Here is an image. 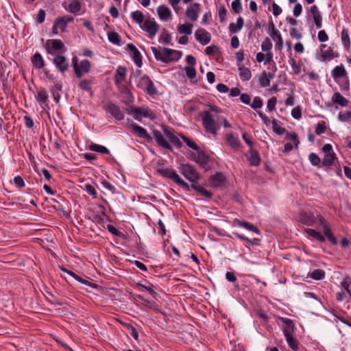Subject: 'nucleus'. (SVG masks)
<instances>
[{"label":"nucleus","instance_id":"49530a36","mask_svg":"<svg viewBox=\"0 0 351 351\" xmlns=\"http://www.w3.org/2000/svg\"><path fill=\"white\" fill-rule=\"evenodd\" d=\"M140 299L142 300V304L144 306L151 308L152 310L156 311L158 310V305L155 302L149 301L144 298L139 296Z\"/></svg>","mask_w":351,"mask_h":351},{"label":"nucleus","instance_id":"2f4dec72","mask_svg":"<svg viewBox=\"0 0 351 351\" xmlns=\"http://www.w3.org/2000/svg\"><path fill=\"white\" fill-rule=\"evenodd\" d=\"M32 62L33 65L37 69H43L45 66L44 60L39 53H36L34 55Z\"/></svg>","mask_w":351,"mask_h":351},{"label":"nucleus","instance_id":"c03bdc74","mask_svg":"<svg viewBox=\"0 0 351 351\" xmlns=\"http://www.w3.org/2000/svg\"><path fill=\"white\" fill-rule=\"evenodd\" d=\"M288 62L291 67L293 73L299 75L301 72V66L297 63L296 60L293 58H289Z\"/></svg>","mask_w":351,"mask_h":351},{"label":"nucleus","instance_id":"3c124183","mask_svg":"<svg viewBox=\"0 0 351 351\" xmlns=\"http://www.w3.org/2000/svg\"><path fill=\"white\" fill-rule=\"evenodd\" d=\"M159 42L164 43L168 44V45H172L171 35L169 33H167L166 31L162 32L160 36Z\"/></svg>","mask_w":351,"mask_h":351},{"label":"nucleus","instance_id":"6ab92c4d","mask_svg":"<svg viewBox=\"0 0 351 351\" xmlns=\"http://www.w3.org/2000/svg\"><path fill=\"white\" fill-rule=\"evenodd\" d=\"M73 21V17L69 16H64L58 18L54 24L58 27L61 32H64L67 24Z\"/></svg>","mask_w":351,"mask_h":351},{"label":"nucleus","instance_id":"4c0bfd02","mask_svg":"<svg viewBox=\"0 0 351 351\" xmlns=\"http://www.w3.org/2000/svg\"><path fill=\"white\" fill-rule=\"evenodd\" d=\"M346 71L343 66H337L334 68L332 72L333 78H340L346 76Z\"/></svg>","mask_w":351,"mask_h":351},{"label":"nucleus","instance_id":"58836bf2","mask_svg":"<svg viewBox=\"0 0 351 351\" xmlns=\"http://www.w3.org/2000/svg\"><path fill=\"white\" fill-rule=\"evenodd\" d=\"M192 27L193 25L191 23H187L179 25L178 27V31L182 34L191 35L192 34Z\"/></svg>","mask_w":351,"mask_h":351},{"label":"nucleus","instance_id":"2eb2a0df","mask_svg":"<svg viewBox=\"0 0 351 351\" xmlns=\"http://www.w3.org/2000/svg\"><path fill=\"white\" fill-rule=\"evenodd\" d=\"M65 10L75 15H80L84 12L82 3L78 0H72L68 6L65 7Z\"/></svg>","mask_w":351,"mask_h":351},{"label":"nucleus","instance_id":"a18cd8bd","mask_svg":"<svg viewBox=\"0 0 351 351\" xmlns=\"http://www.w3.org/2000/svg\"><path fill=\"white\" fill-rule=\"evenodd\" d=\"M234 234L240 240L245 241L251 245H258L260 244V241L257 239H250L249 238L243 235L239 234V233H234Z\"/></svg>","mask_w":351,"mask_h":351},{"label":"nucleus","instance_id":"680f3d73","mask_svg":"<svg viewBox=\"0 0 351 351\" xmlns=\"http://www.w3.org/2000/svg\"><path fill=\"white\" fill-rule=\"evenodd\" d=\"M72 64L73 66L74 71L77 75V77L80 78L82 77V72L79 69V64L77 62V59L76 57L73 58L72 59Z\"/></svg>","mask_w":351,"mask_h":351},{"label":"nucleus","instance_id":"a878e982","mask_svg":"<svg viewBox=\"0 0 351 351\" xmlns=\"http://www.w3.org/2000/svg\"><path fill=\"white\" fill-rule=\"evenodd\" d=\"M331 100L334 104L342 107L348 106L349 103V101L339 92H335L333 94Z\"/></svg>","mask_w":351,"mask_h":351},{"label":"nucleus","instance_id":"473e14b6","mask_svg":"<svg viewBox=\"0 0 351 351\" xmlns=\"http://www.w3.org/2000/svg\"><path fill=\"white\" fill-rule=\"evenodd\" d=\"M273 78V75L271 73L267 74L264 71L259 77V82L262 87H267L270 85V80Z\"/></svg>","mask_w":351,"mask_h":351},{"label":"nucleus","instance_id":"bb28decb","mask_svg":"<svg viewBox=\"0 0 351 351\" xmlns=\"http://www.w3.org/2000/svg\"><path fill=\"white\" fill-rule=\"evenodd\" d=\"M193 160L200 166L205 167L208 162V157L202 152H198L194 154Z\"/></svg>","mask_w":351,"mask_h":351},{"label":"nucleus","instance_id":"aec40b11","mask_svg":"<svg viewBox=\"0 0 351 351\" xmlns=\"http://www.w3.org/2000/svg\"><path fill=\"white\" fill-rule=\"evenodd\" d=\"M36 98L43 109L48 107V95L45 89L38 90Z\"/></svg>","mask_w":351,"mask_h":351},{"label":"nucleus","instance_id":"6e6552de","mask_svg":"<svg viewBox=\"0 0 351 351\" xmlns=\"http://www.w3.org/2000/svg\"><path fill=\"white\" fill-rule=\"evenodd\" d=\"M141 28L147 32L151 38H154L158 31L159 25L154 19H145L141 25Z\"/></svg>","mask_w":351,"mask_h":351},{"label":"nucleus","instance_id":"13d9d810","mask_svg":"<svg viewBox=\"0 0 351 351\" xmlns=\"http://www.w3.org/2000/svg\"><path fill=\"white\" fill-rule=\"evenodd\" d=\"M231 6L235 13H240L242 11V6L240 0H233Z\"/></svg>","mask_w":351,"mask_h":351},{"label":"nucleus","instance_id":"4468645a","mask_svg":"<svg viewBox=\"0 0 351 351\" xmlns=\"http://www.w3.org/2000/svg\"><path fill=\"white\" fill-rule=\"evenodd\" d=\"M157 14L160 20L162 21H168L172 18L171 11L165 5H161L158 7Z\"/></svg>","mask_w":351,"mask_h":351},{"label":"nucleus","instance_id":"864d4df0","mask_svg":"<svg viewBox=\"0 0 351 351\" xmlns=\"http://www.w3.org/2000/svg\"><path fill=\"white\" fill-rule=\"evenodd\" d=\"M339 119L342 122H349L351 121V112H341L339 114Z\"/></svg>","mask_w":351,"mask_h":351},{"label":"nucleus","instance_id":"dca6fc26","mask_svg":"<svg viewBox=\"0 0 351 351\" xmlns=\"http://www.w3.org/2000/svg\"><path fill=\"white\" fill-rule=\"evenodd\" d=\"M195 36L196 40L204 45L210 41V34L204 29H198L195 33Z\"/></svg>","mask_w":351,"mask_h":351},{"label":"nucleus","instance_id":"37998d69","mask_svg":"<svg viewBox=\"0 0 351 351\" xmlns=\"http://www.w3.org/2000/svg\"><path fill=\"white\" fill-rule=\"evenodd\" d=\"M150 80V78L146 75L141 76L138 79L137 86L144 90Z\"/></svg>","mask_w":351,"mask_h":351},{"label":"nucleus","instance_id":"393cba45","mask_svg":"<svg viewBox=\"0 0 351 351\" xmlns=\"http://www.w3.org/2000/svg\"><path fill=\"white\" fill-rule=\"evenodd\" d=\"M165 134L170 145L172 144L178 147L181 145V143L173 130L165 129Z\"/></svg>","mask_w":351,"mask_h":351},{"label":"nucleus","instance_id":"0eeeda50","mask_svg":"<svg viewBox=\"0 0 351 351\" xmlns=\"http://www.w3.org/2000/svg\"><path fill=\"white\" fill-rule=\"evenodd\" d=\"M322 151L324 154L322 165L325 166L332 165L336 159L335 154L333 152L332 145L330 144H325L322 147Z\"/></svg>","mask_w":351,"mask_h":351},{"label":"nucleus","instance_id":"a211bd4d","mask_svg":"<svg viewBox=\"0 0 351 351\" xmlns=\"http://www.w3.org/2000/svg\"><path fill=\"white\" fill-rule=\"evenodd\" d=\"M225 177L221 173H215L210 179V186L215 188L223 186L225 184Z\"/></svg>","mask_w":351,"mask_h":351},{"label":"nucleus","instance_id":"9d476101","mask_svg":"<svg viewBox=\"0 0 351 351\" xmlns=\"http://www.w3.org/2000/svg\"><path fill=\"white\" fill-rule=\"evenodd\" d=\"M130 128L131 129L132 132L138 137L146 140L147 141L152 140V137L144 128L134 123H131Z\"/></svg>","mask_w":351,"mask_h":351},{"label":"nucleus","instance_id":"1a4fd4ad","mask_svg":"<svg viewBox=\"0 0 351 351\" xmlns=\"http://www.w3.org/2000/svg\"><path fill=\"white\" fill-rule=\"evenodd\" d=\"M104 109L117 121H121L124 119V114L121 110L120 108L112 102H108L105 104Z\"/></svg>","mask_w":351,"mask_h":351},{"label":"nucleus","instance_id":"c756f323","mask_svg":"<svg viewBox=\"0 0 351 351\" xmlns=\"http://www.w3.org/2000/svg\"><path fill=\"white\" fill-rule=\"evenodd\" d=\"M46 46L49 49V53H51L49 51V47H51L53 50H61L64 48V43L58 39L55 40H48L46 43Z\"/></svg>","mask_w":351,"mask_h":351},{"label":"nucleus","instance_id":"79ce46f5","mask_svg":"<svg viewBox=\"0 0 351 351\" xmlns=\"http://www.w3.org/2000/svg\"><path fill=\"white\" fill-rule=\"evenodd\" d=\"M79 69L82 72V76L84 73H88L90 69V61L86 59L82 60L79 64Z\"/></svg>","mask_w":351,"mask_h":351},{"label":"nucleus","instance_id":"9b49d317","mask_svg":"<svg viewBox=\"0 0 351 351\" xmlns=\"http://www.w3.org/2000/svg\"><path fill=\"white\" fill-rule=\"evenodd\" d=\"M200 10V5L198 3H194L187 8L186 10V16L191 21H196L198 19Z\"/></svg>","mask_w":351,"mask_h":351},{"label":"nucleus","instance_id":"774afa93","mask_svg":"<svg viewBox=\"0 0 351 351\" xmlns=\"http://www.w3.org/2000/svg\"><path fill=\"white\" fill-rule=\"evenodd\" d=\"M292 117L295 119H300L302 117L301 108L299 106L294 108L291 111Z\"/></svg>","mask_w":351,"mask_h":351},{"label":"nucleus","instance_id":"c9c22d12","mask_svg":"<svg viewBox=\"0 0 351 351\" xmlns=\"http://www.w3.org/2000/svg\"><path fill=\"white\" fill-rule=\"evenodd\" d=\"M281 321L286 325V328L284 329V335L289 332L293 334L294 330V324L293 321L289 318H281Z\"/></svg>","mask_w":351,"mask_h":351},{"label":"nucleus","instance_id":"ddd939ff","mask_svg":"<svg viewBox=\"0 0 351 351\" xmlns=\"http://www.w3.org/2000/svg\"><path fill=\"white\" fill-rule=\"evenodd\" d=\"M153 134L156 141L158 143V145L165 149H171V146L169 143V141L167 140L165 132L162 134L158 130H154L153 132Z\"/></svg>","mask_w":351,"mask_h":351},{"label":"nucleus","instance_id":"412c9836","mask_svg":"<svg viewBox=\"0 0 351 351\" xmlns=\"http://www.w3.org/2000/svg\"><path fill=\"white\" fill-rule=\"evenodd\" d=\"M269 29H271V32L269 34L270 36L274 40H276L275 36L278 38L277 46L279 49H282L283 47V40L281 34L276 30L275 25L273 22L269 23Z\"/></svg>","mask_w":351,"mask_h":351},{"label":"nucleus","instance_id":"4d7b16f0","mask_svg":"<svg viewBox=\"0 0 351 351\" xmlns=\"http://www.w3.org/2000/svg\"><path fill=\"white\" fill-rule=\"evenodd\" d=\"M144 90H146L149 95H154L157 93L156 88L152 80L149 82Z\"/></svg>","mask_w":351,"mask_h":351},{"label":"nucleus","instance_id":"39448f33","mask_svg":"<svg viewBox=\"0 0 351 351\" xmlns=\"http://www.w3.org/2000/svg\"><path fill=\"white\" fill-rule=\"evenodd\" d=\"M317 221V228L323 230L324 234L325 237L328 239V241L332 243L333 245H337V240L333 235L329 223L320 215H317L316 217Z\"/></svg>","mask_w":351,"mask_h":351},{"label":"nucleus","instance_id":"0e129e2a","mask_svg":"<svg viewBox=\"0 0 351 351\" xmlns=\"http://www.w3.org/2000/svg\"><path fill=\"white\" fill-rule=\"evenodd\" d=\"M263 106V101L259 97H255L253 99V102L251 104V107L253 109H258Z\"/></svg>","mask_w":351,"mask_h":351},{"label":"nucleus","instance_id":"6e6d98bb","mask_svg":"<svg viewBox=\"0 0 351 351\" xmlns=\"http://www.w3.org/2000/svg\"><path fill=\"white\" fill-rule=\"evenodd\" d=\"M186 76L190 79H193L196 76V71L194 66H186L185 67Z\"/></svg>","mask_w":351,"mask_h":351},{"label":"nucleus","instance_id":"7ed1b4c3","mask_svg":"<svg viewBox=\"0 0 351 351\" xmlns=\"http://www.w3.org/2000/svg\"><path fill=\"white\" fill-rule=\"evenodd\" d=\"M157 171L163 177L172 180L175 183L179 184L183 189L186 190L189 189V184L181 179L176 171L173 169L167 168L164 166H158L157 167Z\"/></svg>","mask_w":351,"mask_h":351},{"label":"nucleus","instance_id":"a19ab883","mask_svg":"<svg viewBox=\"0 0 351 351\" xmlns=\"http://www.w3.org/2000/svg\"><path fill=\"white\" fill-rule=\"evenodd\" d=\"M132 19L135 21L138 25H141L144 22V16L142 12L136 10L131 13Z\"/></svg>","mask_w":351,"mask_h":351},{"label":"nucleus","instance_id":"f03ea898","mask_svg":"<svg viewBox=\"0 0 351 351\" xmlns=\"http://www.w3.org/2000/svg\"><path fill=\"white\" fill-rule=\"evenodd\" d=\"M151 49L157 60L167 63L173 60H178L182 56L180 51L169 48L151 47Z\"/></svg>","mask_w":351,"mask_h":351},{"label":"nucleus","instance_id":"e433bc0d","mask_svg":"<svg viewBox=\"0 0 351 351\" xmlns=\"http://www.w3.org/2000/svg\"><path fill=\"white\" fill-rule=\"evenodd\" d=\"M286 338V341L289 345V346L293 350H298V341L293 337L292 334H289V332H287V334L285 335Z\"/></svg>","mask_w":351,"mask_h":351},{"label":"nucleus","instance_id":"09e8293b","mask_svg":"<svg viewBox=\"0 0 351 351\" xmlns=\"http://www.w3.org/2000/svg\"><path fill=\"white\" fill-rule=\"evenodd\" d=\"M108 38L109 41L115 45L120 44V38L119 34L117 32H111L108 34Z\"/></svg>","mask_w":351,"mask_h":351},{"label":"nucleus","instance_id":"603ef678","mask_svg":"<svg viewBox=\"0 0 351 351\" xmlns=\"http://www.w3.org/2000/svg\"><path fill=\"white\" fill-rule=\"evenodd\" d=\"M92 84L93 82L91 80H84L80 82L79 86L82 90L90 91L92 88Z\"/></svg>","mask_w":351,"mask_h":351},{"label":"nucleus","instance_id":"20e7f679","mask_svg":"<svg viewBox=\"0 0 351 351\" xmlns=\"http://www.w3.org/2000/svg\"><path fill=\"white\" fill-rule=\"evenodd\" d=\"M128 114H131L136 120L141 121L143 117L154 119L156 115L148 107L142 106L139 108L129 107L126 108Z\"/></svg>","mask_w":351,"mask_h":351},{"label":"nucleus","instance_id":"de8ad7c7","mask_svg":"<svg viewBox=\"0 0 351 351\" xmlns=\"http://www.w3.org/2000/svg\"><path fill=\"white\" fill-rule=\"evenodd\" d=\"M308 160L313 166H319L322 162L320 158L315 153H311L308 155Z\"/></svg>","mask_w":351,"mask_h":351},{"label":"nucleus","instance_id":"cd10ccee","mask_svg":"<svg viewBox=\"0 0 351 351\" xmlns=\"http://www.w3.org/2000/svg\"><path fill=\"white\" fill-rule=\"evenodd\" d=\"M248 160L250 165L253 166H258L261 162L259 154L256 150L253 149V147L250 149V157Z\"/></svg>","mask_w":351,"mask_h":351},{"label":"nucleus","instance_id":"b1692460","mask_svg":"<svg viewBox=\"0 0 351 351\" xmlns=\"http://www.w3.org/2000/svg\"><path fill=\"white\" fill-rule=\"evenodd\" d=\"M310 11L313 16V19H314L316 27L318 29L321 28L322 25V17L320 14V12L319 11V9L317 7V5H312L311 7Z\"/></svg>","mask_w":351,"mask_h":351},{"label":"nucleus","instance_id":"8fccbe9b","mask_svg":"<svg viewBox=\"0 0 351 351\" xmlns=\"http://www.w3.org/2000/svg\"><path fill=\"white\" fill-rule=\"evenodd\" d=\"M310 276L315 280H322L324 278L325 272L322 269H317L313 270Z\"/></svg>","mask_w":351,"mask_h":351},{"label":"nucleus","instance_id":"69168bd1","mask_svg":"<svg viewBox=\"0 0 351 351\" xmlns=\"http://www.w3.org/2000/svg\"><path fill=\"white\" fill-rule=\"evenodd\" d=\"M277 103V99L275 97H271L267 101V108L269 111L274 110L276 104Z\"/></svg>","mask_w":351,"mask_h":351},{"label":"nucleus","instance_id":"423d86ee","mask_svg":"<svg viewBox=\"0 0 351 351\" xmlns=\"http://www.w3.org/2000/svg\"><path fill=\"white\" fill-rule=\"evenodd\" d=\"M181 173L190 182H197L199 176L195 168L189 164H182L180 167Z\"/></svg>","mask_w":351,"mask_h":351},{"label":"nucleus","instance_id":"5701e85b","mask_svg":"<svg viewBox=\"0 0 351 351\" xmlns=\"http://www.w3.org/2000/svg\"><path fill=\"white\" fill-rule=\"evenodd\" d=\"M226 140L228 145L235 150H238L241 147V143L239 138L231 133L226 134Z\"/></svg>","mask_w":351,"mask_h":351},{"label":"nucleus","instance_id":"bf43d9fd","mask_svg":"<svg viewBox=\"0 0 351 351\" xmlns=\"http://www.w3.org/2000/svg\"><path fill=\"white\" fill-rule=\"evenodd\" d=\"M272 128L274 132L278 134H283L286 132V130L278 125L276 121L272 122Z\"/></svg>","mask_w":351,"mask_h":351},{"label":"nucleus","instance_id":"f257e3e1","mask_svg":"<svg viewBox=\"0 0 351 351\" xmlns=\"http://www.w3.org/2000/svg\"><path fill=\"white\" fill-rule=\"evenodd\" d=\"M202 125L207 132H209L215 136L217 134V132L220 128V116L215 117L210 112L204 111L200 114Z\"/></svg>","mask_w":351,"mask_h":351},{"label":"nucleus","instance_id":"72a5a7b5","mask_svg":"<svg viewBox=\"0 0 351 351\" xmlns=\"http://www.w3.org/2000/svg\"><path fill=\"white\" fill-rule=\"evenodd\" d=\"M88 149L90 151L97 152H99V153H101L103 154H110V151L107 147H106L104 145H98V144H95V143H91L89 145Z\"/></svg>","mask_w":351,"mask_h":351},{"label":"nucleus","instance_id":"c85d7f7f","mask_svg":"<svg viewBox=\"0 0 351 351\" xmlns=\"http://www.w3.org/2000/svg\"><path fill=\"white\" fill-rule=\"evenodd\" d=\"M239 77L243 81H248L252 77L250 70L243 64H239Z\"/></svg>","mask_w":351,"mask_h":351},{"label":"nucleus","instance_id":"f3484780","mask_svg":"<svg viewBox=\"0 0 351 351\" xmlns=\"http://www.w3.org/2000/svg\"><path fill=\"white\" fill-rule=\"evenodd\" d=\"M128 49L131 52V56L132 60L135 62L136 65L138 67H141L142 66V59L141 55L138 50L136 48V47L132 44H128L127 45Z\"/></svg>","mask_w":351,"mask_h":351},{"label":"nucleus","instance_id":"338daca9","mask_svg":"<svg viewBox=\"0 0 351 351\" xmlns=\"http://www.w3.org/2000/svg\"><path fill=\"white\" fill-rule=\"evenodd\" d=\"M287 138L291 140L294 143L295 146L298 147L300 141L296 134L287 132Z\"/></svg>","mask_w":351,"mask_h":351},{"label":"nucleus","instance_id":"052dcab7","mask_svg":"<svg viewBox=\"0 0 351 351\" xmlns=\"http://www.w3.org/2000/svg\"><path fill=\"white\" fill-rule=\"evenodd\" d=\"M85 191L88 194L93 196V198L96 199L97 197V193L94 186L90 184L85 185Z\"/></svg>","mask_w":351,"mask_h":351},{"label":"nucleus","instance_id":"f8f14e48","mask_svg":"<svg viewBox=\"0 0 351 351\" xmlns=\"http://www.w3.org/2000/svg\"><path fill=\"white\" fill-rule=\"evenodd\" d=\"M53 62L58 69L62 73L65 72L69 69V63L66 62V59L64 56H56L53 58Z\"/></svg>","mask_w":351,"mask_h":351},{"label":"nucleus","instance_id":"7c9ffc66","mask_svg":"<svg viewBox=\"0 0 351 351\" xmlns=\"http://www.w3.org/2000/svg\"><path fill=\"white\" fill-rule=\"evenodd\" d=\"M126 69L124 66H119L116 71L115 82L120 84L125 80Z\"/></svg>","mask_w":351,"mask_h":351},{"label":"nucleus","instance_id":"f704fd0d","mask_svg":"<svg viewBox=\"0 0 351 351\" xmlns=\"http://www.w3.org/2000/svg\"><path fill=\"white\" fill-rule=\"evenodd\" d=\"M305 231L308 236L313 237L318 241H319V242L325 241L326 237L322 235L319 232H318L314 229H311V228L306 229Z\"/></svg>","mask_w":351,"mask_h":351},{"label":"nucleus","instance_id":"e2e57ef3","mask_svg":"<svg viewBox=\"0 0 351 351\" xmlns=\"http://www.w3.org/2000/svg\"><path fill=\"white\" fill-rule=\"evenodd\" d=\"M182 138L184 141V142L189 147H191V149H194V150H198L199 149V147L197 145V144L195 143H194L193 141H192L191 140H190L189 138L184 136H182Z\"/></svg>","mask_w":351,"mask_h":351},{"label":"nucleus","instance_id":"4be33fe9","mask_svg":"<svg viewBox=\"0 0 351 351\" xmlns=\"http://www.w3.org/2000/svg\"><path fill=\"white\" fill-rule=\"evenodd\" d=\"M233 223L234 226L243 227V228H245L246 230L252 231L253 232H255L257 234L260 233L258 228L254 224L250 223L249 222L241 221L238 219H235L233 221Z\"/></svg>","mask_w":351,"mask_h":351},{"label":"nucleus","instance_id":"5fc2aeb1","mask_svg":"<svg viewBox=\"0 0 351 351\" xmlns=\"http://www.w3.org/2000/svg\"><path fill=\"white\" fill-rule=\"evenodd\" d=\"M272 48V43L269 38H265L261 44V49L263 51L266 52L271 51Z\"/></svg>","mask_w":351,"mask_h":351},{"label":"nucleus","instance_id":"ea45409f","mask_svg":"<svg viewBox=\"0 0 351 351\" xmlns=\"http://www.w3.org/2000/svg\"><path fill=\"white\" fill-rule=\"evenodd\" d=\"M341 42L345 48L348 49L350 45V40L348 30L343 28L341 31Z\"/></svg>","mask_w":351,"mask_h":351}]
</instances>
